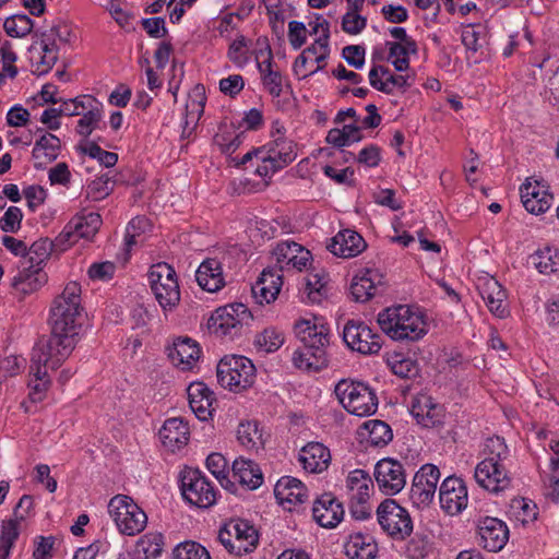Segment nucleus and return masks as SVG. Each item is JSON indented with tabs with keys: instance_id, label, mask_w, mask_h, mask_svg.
I'll use <instances>...</instances> for the list:
<instances>
[{
	"instance_id": "f257e3e1",
	"label": "nucleus",
	"mask_w": 559,
	"mask_h": 559,
	"mask_svg": "<svg viewBox=\"0 0 559 559\" xmlns=\"http://www.w3.org/2000/svg\"><path fill=\"white\" fill-rule=\"evenodd\" d=\"M82 311L81 286L76 282H70L52 301L49 317L51 334L40 347L44 361L49 362L52 368H58L74 349Z\"/></svg>"
},
{
	"instance_id": "f03ea898",
	"label": "nucleus",
	"mask_w": 559,
	"mask_h": 559,
	"mask_svg": "<svg viewBox=\"0 0 559 559\" xmlns=\"http://www.w3.org/2000/svg\"><path fill=\"white\" fill-rule=\"evenodd\" d=\"M295 332L302 347L295 350V367L306 371H320L329 365L326 348L330 343L329 329L323 324L302 320L296 323Z\"/></svg>"
},
{
	"instance_id": "7ed1b4c3",
	"label": "nucleus",
	"mask_w": 559,
	"mask_h": 559,
	"mask_svg": "<svg viewBox=\"0 0 559 559\" xmlns=\"http://www.w3.org/2000/svg\"><path fill=\"white\" fill-rule=\"evenodd\" d=\"M377 321L382 332L396 342H418L428 333L425 313L407 305L383 309Z\"/></svg>"
},
{
	"instance_id": "20e7f679",
	"label": "nucleus",
	"mask_w": 559,
	"mask_h": 559,
	"mask_svg": "<svg viewBox=\"0 0 559 559\" xmlns=\"http://www.w3.org/2000/svg\"><path fill=\"white\" fill-rule=\"evenodd\" d=\"M484 460L475 467L474 478L484 489L498 493L509 488L511 478L502 462L509 455V449L503 438H488L485 442Z\"/></svg>"
},
{
	"instance_id": "39448f33",
	"label": "nucleus",
	"mask_w": 559,
	"mask_h": 559,
	"mask_svg": "<svg viewBox=\"0 0 559 559\" xmlns=\"http://www.w3.org/2000/svg\"><path fill=\"white\" fill-rule=\"evenodd\" d=\"M334 393L343 407L356 416L372 415L378 408L376 392L362 382L342 379L335 385Z\"/></svg>"
},
{
	"instance_id": "423d86ee",
	"label": "nucleus",
	"mask_w": 559,
	"mask_h": 559,
	"mask_svg": "<svg viewBox=\"0 0 559 559\" xmlns=\"http://www.w3.org/2000/svg\"><path fill=\"white\" fill-rule=\"evenodd\" d=\"M254 379L255 367L245 356H224L217 365V381L230 391L245 390L253 384Z\"/></svg>"
},
{
	"instance_id": "0eeeda50",
	"label": "nucleus",
	"mask_w": 559,
	"mask_h": 559,
	"mask_svg": "<svg viewBox=\"0 0 559 559\" xmlns=\"http://www.w3.org/2000/svg\"><path fill=\"white\" fill-rule=\"evenodd\" d=\"M108 512L119 532L128 536L141 533L147 523L145 512L128 496L117 495L111 498Z\"/></svg>"
},
{
	"instance_id": "6e6552de",
	"label": "nucleus",
	"mask_w": 559,
	"mask_h": 559,
	"mask_svg": "<svg viewBox=\"0 0 559 559\" xmlns=\"http://www.w3.org/2000/svg\"><path fill=\"white\" fill-rule=\"evenodd\" d=\"M219 543L229 554L242 556L255 549L259 534L253 525L246 520H231L218 532Z\"/></svg>"
},
{
	"instance_id": "1a4fd4ad",
	"label": "nucleus",
	"mask_w": 559,
	"mask_h": 559,
	"mask_svg": "<svg viewBox=\"0 0 559 559\" xmlns=\"http://www.w3.org/2000/svg\"><path fill=\"white\" fill-rule=\"evenodd\" d=\"M377 521L382 531L396 540L406 539L413 532L408 511L394 499H384L377 508Z\"/></svg>"
},
{
	"instance_id": "9d476101",
	"label": "nucleus",
	"mask_w": 559,
	"mask_h": 559,
	"mask_svg": "<svg viewBox=\"0 0 559 559\" xmlns=\"http://www.w3.org/2000/svg\"><path fill=\"white\" fill-rule=\"evenodd\" d=\"M180 489L182 497L198 508H210L216 502V491L207 478L194 468L181 473Z\"/></svg>"
},
{
	"instance_id": "9b49d317",
	"label": "nucleus",
	"mask_w": 559,
	"mask_h": 559,
	"mask_svg": "<svg viewBox=\"0 0 559 559\" xmlns=\"http://www.w3.org/2000/svg\"><path fill=\"white\" fill-rule=\"evenodd\" d=\"M329 37L330 25L325 22L324 34L296 58L293 70L297 76L305 79L323 69L320 63L329 56Z\"/></svg>"
},
{
	"instance_id": "f8f14e48",
	"label": "nucleus",
	"mask_w": 559,
	"mask_h": 559,
	"mask_svg": "<svg viewBox=\"0 0 559 559\" xmlns=\"http://www.w3.org/2000/svg\"><path fill=\"white\" fill-rule=\"evenodd\" d=\"M343 340L349 348L364 355L377 354L381 347V336L360 321L349 320L343 330Z\"/></svg>"
},
{
	"instance_id": "ddd939ff",
	"label": "nucleus",
	"mask_w": 559,
	"mask_h": 559,
	"mask_svg": "<svg viewBox=\"0 0 559 559\" xmlns=\"http://www.w3.org/2000/svg\"><path fill=\"white\" fill-rule=\"evenodd\" d=\"M440 471L433 464H425L415 474L409 492L412 502L417 508L428 507L435 498Z\"/></svg>"
},
{
	"instance_id": "4468645a",
	"label": "nucleus",
	"mask_w": 559,
	"mask_h": 559,
	"mask_svg": "<svg viewBox=\"0 0 559 559\" xmlns=\"http://www.w3.org/2000/svg\"><path fill=\"white\" fill-rule=\"evenodd\" d=\"M373 475L379 489L388 496L399 493L406 485L403 464L391 457L380 460L374 466Z\"/></svg>"
},
{
	"instance_id": "2eb2a0df",
	"label": "nucleus",
	"mask_w": 559,
	"mask_h": 559,
	"mask_svg": "<svg viewBox=\"0 0 559 559\" xmlns=\"http://www.w3.org/2000/svg\"><path fill=\"white\" fill-rule=\"evenodd\" d=\"M31 496L24 495L13 511V518L1 523L0 532V559H8L10 550L20 534V524L33 508Z\"/></svg>"
},
{
	"instance_id": "dca6fc26",
	"label": "nucleus",
	"mask_w": 559,
	"mask_h": 559,
	"mask_svg": "<svg viewBox=\"0 0 559 559\" xmlns=\"http://www.w3.org/2000/svg\"><path fill=\"white\" fill-rule=\"evenodd\" d=\"M441 508L450 515L461 513L468 502L467 487L463 479L456 476L447 477L439 489Z\"/></svg>"
},
{
	"instance_id": "f3484780",
	"label": "nucleus",
	"mask_w": 559,
	"mask_h": 559,
	"mask_svg": "<svg viewBox=\"0 0 559 559\" xmlns=\"http://www.w3.org/2000/svg\"><path fill=\"white\" fill-rule=\"evenodd\" d=\"M521 200L527 212L534 215L545 213L554 202V195L549 192V186L543 181L527 180L520 188Z\"/></svg>"
},
{
	"instance_id": "a211bd4d",
	"label": "nucleus",
	"mask_w": 559,
	"mask_h": 559,
	"mask_svg": "<svg viewBox=\"0 0 559 559\" xmlns=\"http://www.w3.org/2000/svg\"><path fill=\"white\" fill-rule=\"evenodd\" d=\"M480 545L488 551L501 550L509 539V528L504 522L497 518L486 516L478 521Z\"/></svg>"
},
{
	"instance_id": "6ab92c4d",
	"label": "nucleus",
	"mask_w": 559,
	"mask_h": 559,
	"mask_svg": "<svg viewBox=\"0 0 559 559\" xmlns=\"http://www.w3.org/2000/svg\"><path fill=\"white\" fill-rule=\"evenodd\" d=\"M274 495L284 509L293 511L307 499V488L299 479L284 476L277 480Z\"/></svg>"
},
{
	"instance_id": "aec40b11",
	"label": "nucleus",
	"mask_w": 559,
	"mask_h": 559,
	"mask_svg": "<svg viewBox=\"0 0 559 559\" xmlns=\"http://www.w3.org/2000/svg\"><path fill=\"white\" fill-rule=\"evenodd\" d=\"M343 515V506L332 493H323L313 503V520L322 527H335L342 521Z\"/></svg>"
},
{
	"instance_id": "412c9836",
	"label": "nucleus",
	"mask_w": 559,
	"mask_h": 559,
	"mask_svg": "<svg viewBox=\"0 0 559 559\" xmlns=\"http://www.w3.org/2000/svg\"><path fill=\"white\" fill-rule=\"evenodd\" d=\"M46 366L53 369L49 362L44 361L43 348H39L38 352H34L29 367L31 373L34 376V379L29 380L28 382V397L33 403L41 402L45 399L46 392L49 388L50 381L46 379Z\"/></svg>"
},
{
	"instance_id": "4be33fe9",
	"label": "nucleus",
	"mask_w": 559,
	"mask_h": 559,
	"mask_svg": "<svg viewBox=\"0 0 559 559\" xmlns=\"http://www.w3.org/2000/svg\"><path fill=\"white\" fill-rule=\"evenodd\" d=\"M367 248L365 239L355 230L344 229L338 231L328 245V249L335 255L353 258Z\"/></svg>"
},
{
	"instance_id": "5701e85b",
	"label": "nucleus",
	"mask_w": 559,
	"mask_h": 559,
	"mask_svg": "<svg viewBox=\"0 0 559 559\" xmlns=\"http://www.w3.org/2000/svg\"><path fill=\"white\" fill-rule=\"evenodd\" d=\"M273 254L276 258V262L280 264L281 270L292 266L301 271L307 266L311 259L310 251L294 241L278 243L274 249Z\"/></svg>"
},
{
	"instance_id": "b1692460",
	"label": "nucleus",
	"mask_w": 559,
	"mask_h": 559,
	"mask_svg": "<svg viewBox=\"0 0 559 559\" xmlns=\"http://www.w3.org/2000/svg\"><path fill=\"white\" fill-rule=\"evenodd\" d=\"M188 400L191 411L200 420H207L212 416L214 393L203 382H192L188 389Z\"/></svg>"
},
{
	"instance_id": "393cba45",
	"label": "nucleus",
	"mask_w": 559,
	"mask_h": 559,
	"mask_svg": "<svg viewBox=\"0 0 559 559\" xmlns=\"http://www.w3.org/2000/svg\"><path fill=\"white\" fill-rule=\"evenodd\" d=\"M199 344L190 337H178L171 348L168 357L171 362L182 370L191 369L200 358Z\"/></svg>"
},
{
	"instance_id": "a878e982",
	"label": "nucleus",
	"mask_w": 559,
	"mask_h": 559,
	"mask_svg": "<svg viewBox=\"0 0 559 559\" xmlns=\"http://www.w3.org/2000/svg\"><path fill=\"white\" fill-rule=\"evenodd\" d=\"M188 425L181 418L167 419L159 430V438L165 448L175 452L185 447L189 441Z\"/></svg>"
},
{
	"instance_id": "bb28decb",
	"label": "nucleus",
	"mask_w": 559,
	"mask_h": 559,
	"mask_svg": "<svg viewBox=\"0 0 559 559\" xmlns=\"http://www.w3.org/2000/svg\"><path fill=\"white\" fill-rule=\"evenodd\" d=\"M246 325L245 322L233 317L223 308H218L209 320V329L212 333L229 340L241 335Z\"/></svg>"
},
{
	"instance_id": "cd10ccee",
	"label": "nucleus",
	"mask_w": 559,
	"mask_h": 559,
	"mask_svg": "<svg viewBox=\"0 0 559 559\" xmlns=\"http://www.w3.org/2000/svg\"><path fill=\"white\" fill-rule=\"evenodd\" d=\"M299 461L306 471L321 473L328 468L331 454L322 443L310 442L301 449Z\"/></svg>"
},
{
	"instance_id": "c85d7f7f",
	"label": "nucleus",
	"mask_w": 559,
	"mask_h": 559,
	"mask_svg": "<svg viewBox=\"0 0 559 559\" xmlns=\"http://www.w3.org/2000/svg\"><path fill=\"white\" fill-rule=\"evenodd\" d=\"M480 296L492 314L498 318L507 317V293L498 281L492 277L486 280L480 287Z\"/></svg>"
},
{
	"instance_id": "c756f323",
	"label": "nucleus",
	"mask_w": 559,
	"mask_h": 559,
	"mask_svg": "<svg viewBox=\"0 0 559 559\" xmlns=\"http://www.w3.org/2000/svg\"><path fill=\"white\" fill-rule=\"evenodd\" d=\"M47 280L40 265L34 263L23 264L12 280V286L22 294H31L37 290Z\"/></svg>"
},
{
	"instance_id": "7c9ffc66",
	"label": "nucleus",
	"mask_w": 559,
	"mask_h": 559,
	"mask_svg": "<svg viewBox=\"0 0 559 559\" xmlns=\"http://www.w3.org/2000/svg\"><path fill=\"white\" fill-rule=\"evenodd\" d=\"M195 278L200 287L215 293L225 285L221 262L216 259L204 260L197 270Z\"/></svg>"
},
{
	"instance_id": "2f4dec72",
	"label": "nucleus",
	"mask_w": 559,
	"mask_h": 559,
	"mask_svg": "<svg viewBox=\"0 0 559 559\" xmlns=\"http://www.w3.org/2000/svg\"><path fill=\"white\" fill-rule=\"evenodd\" d=\"M61 148V142L52 133H44L34 144L32 156L35 159V168L43 169L47 164L57 159Z\"/></svg>"
},
{
	"instance_id": "473e14b6",
	"label": "nucleus",
	"mask_w": 559,
	"mask_h": 559,
	"mask_svg": "<svg viewBox=\"0 0 559 559\" xmlns=\"http://www.w3.org/2000/svg\"><path fill=\"white\" fill-rule=\"evenodd\" d=\"M344 547L349 559H374L378 552L373 537L362 533L352 534Z\"/></svg>"
},
{
	"instance_id": "72a5a7b5",
	"label": "nucleus",
	"mask_w": 559,
	"mask_h": 559,
	"mask_svg": "<svg viewBox=\"0 0 559 559\" xmlns=\"http://www.w3.org/2000/svg\"><path fill=\"white\" fill-rule=\"evenodd\" d=\"M233 477L251 490L259 488L263 483V475L259 465L242 457L234 461Z\"/></svg>"
},
{
	"instance_id": "f704fd0d",
	"label": "nucleus",
	"mask_w": 559,
	"mask_h": 559,
	"mask_svg": "<svg viewBox=\"0 0 559 559\" xmlns=\"http://www.w3.org/2000/svg\"><path fill=\"white\" fill-rule=\"evenodd\" d=\"M386 364L391 371L402 379H415L420 373V367L416 359L405 357L402 353H391L386 356Z\"/></svg>"
},
{
	"instance_id": "c9c22d12",
	"label": "nucleus",
	"mask_w": 559,
	"mask_h": 559,
	"mask_svg": "<svg viewBox=\"0 0 559 559\" xmlns=\"http://www.w3.org/2000/svg\"><path fill=\"white\" fill-rule=\"evenodd\" d=\"M150 286L155 296V299L165 312L171 311L178 306L180 301V289L178 282L164 284L155 283L150 284Z\"/></svg>"
},
{
	"instance_id": "e433bc0d",
	"label": "nucleus",
	"mask_w": 559,
	"mask_h": 559,
	"mask_svg": "<svg viewBox=\"0 0 559 559\" xmlns=\"http://www.w3.org/2000/svg\"><path fill=\"white\" fill-rule=\"evenodd\" d=\"M38 41L35 40L28 48L31 55V61L35 60V53L37 55L36 60V72L38 74L47 73L58 60V47H37Z\"/></svg>"
},
{
	"instance_id": "4c0bfd02",
	"label": "nucleus",
	"mask_w": 559,
	"mask_h": 559,
	"mask_svg": "<svg viewBox=\"0 0 559 559\" xmlns=\"http://www.w3.org/2000/svg\"><path fill=\"white\" fill-rule=\"evenodd\" d=\"M367 431V442L372 447H384L393 439L391 427L379 419H371L364 424Z\"/></svg>"
},
{
	"instance_id": "58836bf2",
	"label": "nucleus",
	"mask_w": 559,
	"mask_h": 559,
	"mask_svg": "<svg viewBox=\"0 0 559 559\" xmlns=\"http://www.w3.org/2000/svg\"><path fill=\"white\" fill-rule=\"evenodd\" d=\"M377 287L373 272L367 270L362 275H356L350 285V293L355 301L365 302L376 295Z\"/></svg>"
},
{
	"instance_id": "ea45409f",
	"label": "nucleus",
	"mask_w": 559,
	"mask_h": 559,
	"mask_svg": "<svg viewBox=\"0 0 559 559\" xmlns=\"http://www.w3.org/2000/svg\"><path fill=\"white\" fill-rule=\"evenodd\" d=\"M164 537L160 533L152 532L143 535L135 545L138 555H143L144 559H156L162 555Z\"/></svg>"
},
{
	"instance_id": "a19ab883",
	"label": "nucleus",
	"mask_w": 559,
	"mask_h": 559,
	"mask_svg": "<svg viewBox=\"0 0 559 559\" xmlns=\"http://www.w3.org/2000/svg\"><path fill=\"white\" fill-rule=\"evenodd\" d=\"M283 168L296 158L295 145L293 141L280 135L273 141V145L266 152Z\"/></svg>"
},
{
	"instance_id": "79ce46f5",
	"label": "nucleus",
	"mask_w": 559,
	"mask_h": 559,
	"mask_svg": "<svg viewBox=\"0 0 559 559\" xmlns=\"http://www.w3.org/2000/svg\"><path fill=\"white\" fill-rule=\"evenodd\" d=\"M530 261L542 274L559 273V255L552 253L550 248L536 251L530 257Z\"/></svg>"
},
{
	"instance_id": "37998d69",
	"label": "nucleus",
	"mask_w": 559,
	"mask_h": 559,
	"mask_svg": "<svg viewBox=\"0 0 559 559\" xmlns=\"http://www.w3.org/2000/svg\"><path fill=\"white\" fill-rule=\"evenodd\" d=\"M326 275L322 272H310L305 277L308 298L313 304H319L326 296Z\"/></svg>"
},
{
	"instance_id": "c03bdc74",
	"label": "nucleus",
	"mask_w": 559,
	"mask_h": 559,
	"mask_svg": "<svg viewBox=\"0 0 559 559\" xmlns=\"http://www.w3.org/2000/svg\"><path fill=\"white\" fill-rule=\"evenodd\" d=\"M52 252H57L52 240L40 238L32 243L27 250L28 258L23 260V264L34 263L35 265H40Z\"/></svg>"
},
{
	"instance_id": "a18cd8bd",
	"label": "nucleus",
	"mask_w": 559,
	"mask_h": 559,
	"mask_svg": "<svg viewBox=\"0 0 559 559\" xmlns=\"http://www.w3.org/2000/svg\"><path fill=\"white\" fill-rule=\"evenodd\" d=\"M3 27L11 37H24L32 33L34 22L25 14H15L5 19Z\"/></svg>"
},
{
	"instance_id": "49530a36",
	"label": "nucleus",
	"mask_w": 559,
	"mask_h": 559,
	"mask_svg": "<svg viewBox=\"0 0 559 559\" xmlns=\"http://www.w3.org/2000/svg\"><path fill=\"white\" fill-rule=\"evenodd\" d=\"M237 438L248 449L258 448L263 444L262 433L255 421L241 423L237 429Z\"/></svg>"
},
{
	"instance_id": "de8ad7c7",
	"label": "nucleus",
	"mask_w": 559,
	"mask_h": 559,
	"mask_svg": "<svg viewBox=\"0 0 559 559\" xmlns=\"http://www.w3.org/2000/svg\"><path fill=\"white\" fill-rule=\"evenodd\" d=\"M194 93L197 96H200L201 99H192L190 103L187 104V115H186V121L183 127V134L186 133V130L191 126L194 127L200 119L201 115L204 110L205 105V97H204V87L203 85H197L194 87Z\"/></svg>"
},
{
	"instance_id": "09e8293b",
	"label": "nucleus",
	"mask_w": 559,
	"mask_h": 559,
	"mask_svg": "<svg viewBox=\"0 0 559 559\" xmlns=\"http://www.w3.org/2000/svg\"><path fill=\"white\" fill-rule=\"evenodd\" d=\"M174 559H211L207 550L195 542H185L174 550Z\"/></svg>"
},
{
	"instance_id": "8fccbe9b",
	"label": "nucleus",
	"mask_w": 559,
	"mask_h": 559,
	"mask_svg": "<svg viewBox=\"0 0 559 559\" xmlns=\"http://www.w3.org/2000/svg\"><path fill=\"white\" fill-rule=\"evenodd\" d=\"M102 118V107H95L87 112H84L82 118L78 121L76 132L86 139L95 129L98 128Z\"/></svg>"
},
{
	"instance_id": "3c124183",
	"label": "nucleus",
	"mask_w": 559,
	"mask_h": 559,
	"mask_svg": "<svg viewBox=\"0 0 559 559\" xmlns=\"http://www.w3.org/2000/svg\"><path fill=\"white\" fill-rule=\"evenodd\" d=\"M80 223L73 222L71 219L62 229V231L52 240L55 245V250L60 253L66 251L70 246L75 243L79 240V236L76 230L79 228Z\"/></svg>"
},
{
	"instance_id": "603ef678",
	"label": "nucleus",
	"mask_w": 559,
	"mask_h": 559,
	"mask_svg": "<svg viewBox=\"0 0 559 559\" xmlns=\"http://www.w3.org/2000/svg\"><path fill=\"white\" fill-rule=\"evenodd\" d=\"M82 152L90 157L97 159L105 167H112L118 162V155L112 152L103 150L96 142H87Z\"/></svg>"
},
{
	"instance_id": "864d4df0",
	"label": "nucleus",
	"mask_w": 559,
	"mask_h": 559,
	"mask_svg": "<svg viewBox=\"0 0 559 559\" xmlns=\"http://www.w3.org/2000/svg\"><path fill=\"white\" fill-rule=\"evenodd\" d=\"M284 343V336L275 329H265L255 337V345L264 348L267 353L277 350Z\"/></svg>"
},
{
	"instance_id": "5fc2aeb1",
	"label": "nucleus",
	"mask_w": 559,
	"mask_h": 559,
	"mask_svg": "<svg viewBox=\"0 0 559 559\" xmlns=\"http://www.w3.org/2000/svg\"><path fill=\"white\" fill-rule=\"evenodd\" d=\"M248 44L243 35H238L230 44L227 56L234 64L243 67L248 62Z\"/></svg>"
},
{
	"instance_id": "6e6d98bb",
	"label": "nucleus",
	"mask_w": 559,
	"mask_h": 559,
	"mask_svg": "<svg viewBox=\"0 0 559 559\" xmlns=\"http://www.w3.org/2000/svg\"><path fill=\"white\" fill-rule=\"evenodd\" d=\"M148 282L150 284H164L178 281L174 267L166 262H160L151 267Z\"/></svg>"
},
{
	"instance_id": "4d7b16f0",
	"label": "nucleus",
	"mask_w": 559,
	"mask_h": 559,
	"mask_svg": "<svg viewBox=\"0 0 559 559\" xmlns=\"http://www.w3.org/2000/svg\"><path fill=\"white\" fill-rule=\"evenodd\" d=\"M360 11L348 9L342 19V29L349 35L359 34L367 25V19L359 14Z\"/></svg>"
},
{
	"instance_id": "13d9d810",
	"label": "nucleus",
	"mask_w": 559,
	"mask_h": 559,
	"mask_svg": "<svg viewBox=\"0 0 559 559\" xmlns=\"http://www.w3.org/2000/svg\"><path fill=\"white\" fill-rule=\"evenodd\" d=\"M114 181L108 175H103L87 186V195L95 200L104 199L114 190Z\"/></svg>"
},
{
	"instance_id": "bf43d9fd",
	"label": "nucleus",
	"mask_w": 559,
	"mask_h": 559,
	"mask_svg": "<svg viewBox=\"0 0 559 559\" xmlns=\"http://www.w3.org/2000/svg\"><path fill=\"white\" fill-rule=\"evenodd\" d=\"M206 466L221 485L224 486V480H227L228 476L227 460L221 453H212L206 459Z\"/></svg>"
},
{
	"instance_id": "052dcab7",
	"label": "nucleus",
	"mask_w": 559,
	"mask_h": 559,
	"mask_svg": "<svg viewBox=\"0 0 559 559\" xmlns=\"http://www.w3.org/2000/svg\"><path fill=\"white\" fill-rule=\"evenodd\" d=\"M389 45V59L399 72L406 71L409 68V59L407 52L404 50L400 43H388Z\"/></svg>"
},
{
	"instance_id": "680f3d73",
	"label": "nucleus",
	"mask_w": 559,
	"mask_h": 559,
	"mask_svg": "<svg viewBox=\"0 0 559 559\" xmlns=\"http://www.w3.org/2000/svg\"><path fill=\"white\" fill-rule=\"evenodd\" d=\"M0 56L1 61L3 63V71L10 76L15 78L17 74V69L13 64L17 56L12 49V45L10 41H4L3 44L0 43Z\"/></svg>"
},
{
	"instance_id": "e2e57ef3",
	"label": "nucleus",
	"mask_w": 559,
	"mask_h": 559,
	"mask_svg": "<svg viewBox=\"0 0 559 559\" xmlns=\"http://www.w3.org/2000/svg\"><path fill=\"white\" fill-rule=\"evenodd\" d=\"M23 213L17 206H10L2 217L1 229L5 233H16L21 227Z\"/></svg>"
},
{
	"instance_id": "0e129e2a",
	"label": "nucleus",
	"mask_w": 559,
	"mask_h": 559,
	"mask_svg": "<svg viewBox=\"0 0 559 559\" xmlns=\"http://www.w3.org/2000/svg\"><path fill=\"white\" fill-rule=\"evenodd\" d=\"M263 86L273 97H280L283 92V76L277 70H270L262 78Z\"/></svg>"
},
{
	"instance_id": "69168bd1",
	"label": "nucleus",
	"mask_w": 559,
	"mask_h": 559,
	"mask_svg": "<svg viewBox=\"0 0 559 559\" xmlns=\"http://www.w3.org/2000/svg\"><path fill=\"white\" fill-rule=\"evenodd\" d=\"M342 56L349 66L356 69L362 68L365 63V48L362 46H345L342 50Z\"/></svg>"
},
{
	"instance_id": "338daca9",
	"label": "nucleus",
	"mask_w": 559,
	"mask_h": 559,
	"mask_svg": "<svg viewBox=\"0 0 559 559\" xmlns=\"http://www.w3.org/2000/svg\"><path fill=\"white\" fill-rule=\"evenodd\" d=\"M306 26L302 22L290 21L288 23V39L294 49H299L306 43Z\"/></svg>"
},
{
	"instance_id": "774afa93",
	"label": "nucleus",
	"mask_w": 559,
	"mask_h": 559,
	"mask_svg": "<svg viewBox=\"0 0 559 559\" xmlns=\"http://www.w3.org/2000/svg\"><path fill=\"white\" fill-rule=\"evenodd\" d=\"M27 206L32 212L41 205L46 200V190L40 186H28L23 190Z\"/></svg>"
}]
</instances>
